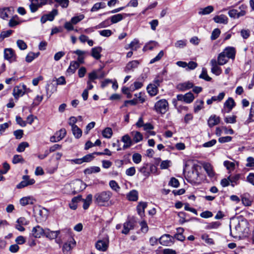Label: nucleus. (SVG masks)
<instances>
[{
  "label": "nucleus",
  "instance_id": "obj_45",
  "mask_svg": "<svg viewBox=\"0 0 254 254\" xmlns=\"http://www.w3.org/2000/svg\"><path fill=\"white\" fill-rule=\"evenodd\" d=\"M113 134L112 129L111 127H106L102 131V135L106 138H110Z\"/></svg>",
  "mask_w": 254,
  "mask_h": 254
},
{
  "label": "nucleus",
  "instance_id": "obj_8",
  "mask_svg": "<svg viewBox=\"0 0 254 254\" xmlns=\"http://www.w3.org/2000/svg\"><path fill=\"white\" fill-rule=\"evenodd\" d=\"M26 86L25 85L15 86L13 90V95L17 100L20 97L22 96L26 92Z\"/></svg>",
  "mask_w": 254,
  "mask_h": 254
},
{
  "label": "nucleus",
  "instance_id": "obj_56",
  "mask_svg": "<svg viewBox=\"0 0 254 254\" xmlns=\"http://www.w3.org/2000/svg\"><path fill=\"white\" fill-rule=\"evenodd\" d=\"M62 7L67 8L69 4V0H55Z\"/></svg>",
  "mask_w": 254,
  "mask_h": 254
},
{
  "label": "nucleus",
  "instance_id": "obj_40",
  "mask_svg": "<svg viewBox=\"0 0 254 254\" xmlns=\"http://www.w3.org/2000/svg\"><path fill=\"white\" fill-rule=\"evenodd\" d=\"M100 171V168L97 166H93L86 169L84 172L85 174H91L98 173Z\"/></svg>",
  "mask_w": 254,
  "mask_h": 254
},
{
  "label": "nucleus",
  "instance_id": "obj_43",
  "mask_svg": "<svg viewBox=\"0 0 254 254\" xmlns=\"http://www.w3.org/2000/svg\"><path fill=\"white\" fill-rule=\"evenodd\" d=\"M194 99L193 94L190 92L184 95V102L189 104L191 103Z\"/></svg>",
  "mask_w": 254,
  "mask_h": 254
},
{
  "label": "nucleus",
  "instance_id": "obj_9",
  "mask_svg": "<svg viewBox=\"0 0 254 254\" xmlns=\"http://www.w3.org/2000/svg\"><path fill=\"white\" fill-rule=\"evenodd\" d=\"M156 170V167L153 165L144 164L143 166L139 169V172L145 177H148L149 176L150 172Z\"/></svg>",
  "mask_w": 254,
  "mask_h": 254
},
{
  "label": "nucleus",
  "instance_id": "obj_35",
  "mask_svg": "<svg viewBox=\"0 0 254 254\" xmlns=\"http://www.w3.org/2000/svg\"><path fill=\"white\" fill-rule=\"evenodd\" d=\"M139 47V42L137 39H134L130 44H128V48H130V49L131 50L136 51Z\"/></svg>",
  "mask_w": 254,
  "mask_h": 254
},
{
  "label": "nucleus",
  "instance_id": "obj_12",
  "mask_svg": "<svg viewBox=\"0 0 254 254\" xmlns=\"http://www.w3.org/2000/svg\"><path fill=\"white\" fill-rule=\"evenodd\" d=\"M210 64L211 65V72L216 75H220L222 72L221 68L218 66V63L215 59H212L210 61Z\"/></svg>",
  "mask_w": 254,
  "mask_h": 254
},
{
  "label": "nucleus",
  "instance_id": "obj_4",
  "mask_svg": "<svg viewBox=\"0 0 254 254\" xmlns=\"http://www.w3.org/2000/svg\"><path fill=\"white\" fill-rule=\"evenodd\" d=\"M22 181L16 186V188L20 189L28 186L35 184V181L34 179H30L28 175H24L22 177Z\"/></svg>",
  "mask_w": 254,
  "mask_h": 254
},
{
  "label": "nucleus",
  "instance_id": "obj_29",
  "mask_svg": "<svg viewBox=\"0 0 254 254\" xmlns=\"http://www.w3.org/2000/svg\"><path fill=\"white\" fill-rule=\"evenodd\" d=\"M92 195L89 194L87 195L85 199H82L83 202V208L84 209H87L90 205L92 200Z\"/></svg>",
  "mask_w": 254,
  "mask_h": 254
},
{
  "label": "nucleus",
  "instance_id": "obj_33",
  "mask_svg": "<svg viewBox=\"0 0 254 254\" xmlns=\"http://www.w3.org/2000/svg\"><path fill=\"white\" fill-rule=\"evenodd\" d=\"M228 59L227 57L222 52L218 56L217 63L219 65H224L227 63Z\"/></svg>",
  "mask_w": 254,
  "mask_h": 254
},
{
  "label": "nucleus",
  "instance_id": "obj_41",
  "mask_svg": "<svg viewBox=\"0 0 254 254\" xmlns=\"http://www.w3.org/2000/svg\"><path fill=\"white\" fill-rule=\"evenodd\" d=\"M71 130L75 138H79L81 136L82 131L77 126H74L73 127L71 128Z\"/></svg>",
  "mask_w": 254,
  "mask_h": 254
},
{
  "label": "nucleus",
  "instance_id": "obj_60",
  "mask_svg": "<svg viewBox=\"0 0 254 254\" xmlns=\"http://www.w3.org/2000/svg\"><path fill=\"white\" fill-rule=\"evenodd\" d=\"M24 162V160L22 157L20 155H14L12 159V163L13 164H17L18 163H23Z\"/></svg>",
  "mask_w": 254,
  "mask_h": 254
},
{
  "label": "nucleus",
  "instance_id": "obj_23",
  "mask_svg": "<svg viewBox=\"0 0 254 254\" xmlns=\"http://www.w3.org/2000/svg\"><path fill=\"white\" fill-rule=\"evenodd\" d=\"M159 242L162 245L168 246L172 242L171 236L169 234H165L160 237Z\"/></svg>",
  "mask_w": 254,
  "mask_h": 254
},
{
  "label": "nucleus",
  "instance_id": "obj_10",
  "mask_svg": "<svg viewBox=\"0 0 254 254\" xmlns=\"http://www.w3.org/2000/svg\"><path fill=\"white\" fill-rule=\"evenodd\" d=\"M31 234L34 237L39 238L41 237L44 236L45 229H43L40 226L37 225L33 228Z\"/></svg>",
  "mask_w": 254,
  "mask_h": 254
},
{
  "label": "nucleus",
  "instance_id": "obj_37",
  "mask_svg": "<svg viewBox=\"0 0 254 254\" xmlns=\"http://www.w3.org/2000/svg\"><path fill=\"white\" fill-rule=\"evenodd\" d=\"M127 197L130 201H136L138 199V192L135 190H132L127 194Z\"/></svg>",
  "mask_w": 254,
  "mask_h": 254
},
{
  "label": "nucleus",
  "instance_id": "obj_15",
  "mask_svg": "<svg viewBox=\"0 0 254 254\" xmlns=\"http://www.w3.org/2000/svg\"><path fill=\"white\" fill-rule=\"evenodd\" d=\"M193 86V84L191 82L187 81L178 84L177 86V89L179 91H184L192 88Z\"/></svg>",
  "mask_w": 254,
  "mask_h": 254
},
{
  "label": "nucleus",
  "instance_id": "obj_1",
  "mask_svg": "<svg viewBox=\"0 0 254 254\" xmlns=\"http://www.w3.org/2000/svg\"><path fill=\"white\" fill-rule=\"evenodd\" d=\"M112 196L111 191H103L100 192L96 193L94 195V199L96 203L100 206H104L108 203L110 199Z\"/></svg>",
  "mask_w": 254,
  "mask_h": 254
},
{
  "label": "nucleus",
  "instance_id": "obj_2",
  "mask_svg": "<svg viewBox=\"0 0 254 254\" xmlns=\"http://www.w3.org/2000/svg\"><path fill=\"white\" fill-rule=\"evenodd\" d=\"M168 109V103L165 99H161L157 101L154 106V110L158 113L165 114Z\"/></svg>",
  "mask_w": 254,
  "mask_h": 254
},
{
  "label": "nucleus",
  "instance_id": "obj_18",
  "mask_svg": "<svg viewBox=\"0 0 254 254\" xmlns=\"http://www.w3.org/2000/svg\"><path fill=\"white\" fill-rule=\"evenodd\" d=\"M129 15H130V14L127 13L117 14L112 16L109 19L111 20L112 23L114 24L122 20L124 18V16H127Z\"/></svg>",
  "mask_w": 254,
  "mask_h": 254
},
{
  "label": "nucleus",
  "instance_id": "obj_42",
  "mask_svg": "<svg viewBox=\"0 0 254 254\" xmlns=\"http://www.w3.org/2000/svg\"><path fill=\"white\" fill-rule=\"evenodd\" d=\"M84 17V15L80 14L72 17L70 20L71 21V23H72L74 25H76L81 20H82Z\"/></svg>",
  "mask_w": 254,
  "mask_h": 254
},
{
  "label": "nucleus",
  "instance_id": "obj_30",
  "mask_svg": "<svg viewBox=\"0 0 254 254\" xmlns=\"http://www.w3.org/2000/svg\"><path fill=\"white\" fill-rule=\"evenodd\" d=\"M214 10L213 7L209 5L203 8H200L198 11L199 15H206L211 13Z\"/></svg>",
  "mask_w": 254,
  "mask_h": 254
},
{
  "label": "nucleus",
  "instance_id": "obj_21",
  "mask_svg": "<svg viewBox=\"0 0 254 254\" xmlns=\"http://www.w3.org/2000/svg\"><path fill=\"white\" fill-rule=\"evenodd\" d=\"M35 199L32 196H25L20 199V204L22 206H25L28 204H33L35 201Z\"/></svg>",
  "mask_w": 254,
  "mask_h": 254
},
{
  "label": "nucleus",
  "instance_id": "obj_13",
  "mask_svg": "<svg viewBox=\"0 0 254 254\" xmlns=\"http://www.w3.org/2000/svg\"><path fill=\"white\" fill-rule=\"evenodd\" d=\"M222 53L224 54L225 56L227 57V58L229 59H231L234 60L235 57L236 55V50L233 47H227L226 48Z\"/></svg>",
  "mask_w": 254,
  "mask_h": 254
},
{
  "label": "nucleus",
  "instance_id": "obj_36",
  "mask_svg": "<svg viewBox=\"0 0 254 254\" xmlns=\"http://www.w3.org/2000/svg\"><path fill=\"white\" fill-rule=\"evenodd\" d=\"M204 102L202 100H196L194 104V111L197 113L203 108Z\"/></svg>",
  "mask_w": 254,
  "mask_h": 254
},
{
  "label": "nucleus",
  "instance_id": "obj_59",
  "mask_svg": "<svg viewBox=\"0 0 254 254\" xmlns=\"http://www.w3.org/2000/svg\"><path fill=\"white\" fill-rule=\"evenodd\" d=\"M89 80L90 81H94V80L98 78V73L96 70H94L88 74Z\"/></svg>",
  "mask_w": 254,
  "mask_h": 254
},
{
  "label": "nucleus",
  "instance_id": "obj_57",
  "mask_svg": "<svg viewBox=\"0 0 254 254\" xmlns=\"http://www.w3.org/2000/svg\"><path fill=\"white\" fill-rule=\"evenodd\" d=\"M18 47L21 50H24L27 49V46L24 41L18 40L16 42Z\"/></svg>",
  "mask_w": 254,
  "mask_h": 254
},
{
  "label": "nucleus",
  "instance_id": "obj_38",
  "mask_svg": "<svg viewBox=\"0 0 254 254\" xmlns=\"http://www.w3.org/2000/svg\"><path fill=\"white\" fill-rule=\"evenodd\" d=\"M10 11L9 7L0 8V17L5 19L8 17V12Z\"/></svg>",
  "mask_w": 254,
  "mask_h": 254
},
{
  "label": "nucleus",
  "instance_id": "obj_6",
  "mask_svg": "<svg viewBox=\"0 0 254 254\" xmlns=\"http://www.w3.org/2000/svg\"><path fill=\"white\" fill-rule=\"evenodd\" d=\"M76 242L72 238H70L67 242L64 244L63 252L64 254H70L71 250L75 246Z\"/></svg>",
  "mask_w": 254,
  "mask_h": 254
},
{
  "label": "nucleus",
  "instance_id": "obj_55",
  "mask_svg": "<svg viewBox=\"0 0 254 254\" xmlns=\"http://www.w3.org/2000/svg\"><path fill=\"white\" fill-rule=\"evenodd\" d=\"M141 155L138 153H135L132 155V161L135 164H138L141 161Z\"/></svg>",
  "mask_w": 254,
  "mask_h": 254
},
{
  "label": "nucleus",
  "instance_id": "obj_11",
  "mask_svg": "<svg viewBox=\"0 0 254 254\" xmlns=\"http://www.w3.org/2000/svg\"><path fill=\"white\" fill-rule=\"evenodd\" d=\"M4 59L11 62L15 61L16 60V56L14 51L12 49H6L4 51Z\"/></svg>",
  "mask_w": 254,
  "mask_h": 254
},
{
  "label": "nucleus",
  "instance_id": "obj_47",
  "mask_svg": "<svg viewBox=\"0 0 254 254\" xmlns=\"http://www.w3.org/2000/svg\"><path fill=\"white\" fill-rule=\"evenodd\" d=\"M224 165L229 171L234 170L235 167V163L229 161H225L224 162Z\"/></svg>",
  "mask_w": 254,
  "mask_h": 254
},
{
  "label": "nucleus",
  "instance_id": "obj_52",
  "mask_svg": "<svg viewBox=\"0 0 254 254\" xmlns=\"http://www.w3.org/2000/svg\"><path fill=\"white\" fill-rule=\"evenodd\" d=\"M58 13V10L54 9L49 13L46 14V16L48 18L49 21H53L54 19L55 16Z\"/></svg>",
  "mask_w": 254,
  "mask_h": 254
},
{
  "label": "nucleus",
  "instance_id": "obj_49",
  "mask_svg": "<svg viewBox=\"0 0 254 254\" xmlns=\"http://www.w3.org/2000/svg\"><path fill=\"white\" fill-rule=\"evenodd\" d=\"M143 86V83L140 81H135L133 84L130 87L129 89L131 91H134L135 90L140 88Z\"/></svg>",
  "mask_w": 254,
  "mask_h": 254
},
{
  "label": "nucleus",
  "instance_id": "obj_48",
  "mask_svg": "<svg viewBox=\"0 0 254 254\" xmlns=\"http://www.w3.org/2000/svg\"><path fill=\"white\" fill-rule=\"evenodd\" d=\"M28 146L29 144L28 142H22L18 145L16 151L18 152H22L25 150V148Z\"/></svg>",
  "mask_w": 254,
  "mask_h": 254
},
{
  "label": "nucleus",
  "instance_id": "obj_25",
  "mask_svg": "<svg viewBox=\"0 0 254 254\" xmlns=\"http://www.w3.org/2000/svg\"><path fill=\"white\" fill-rule=\"evenodd\" d=\"M147 90L149 95L152 96L156 95L158 93V87L156 84H150L147 87Z\"/></svg>",
  "mask_w": 254,
  "mask_h": 254
},
{
  "label": "nucleus",
  "instance_id": "obj_17",
  "mask_svg": "<svg viewBox=\"0 0 254 254\" xmlns=\"http://www.w3.org/2000/svg\"><path fill=\"white\" fill-rule=\"evenodd\" d=\"M220 122L219 117L215 115H211L208 119L207 124L210 127H212L218 125Z\"/></svg>",
  "mask_w": 254,
  "mask_h": 254
},
{
  "label": "nucleus",
  "instance_id": "obj_26",
  "mask_svg": "<svg viewBox=\"0 0 254 254\" xmlns=\"http://www.w3.org/2000/svg\"><path fill=\"white\" fill-rule=\"evenodd\" d=\"M102 48L101 47H96L92 49L91 55L96 60H99L101 58L100 53L102 52Z\"/></svg>",
  "mask_w": 254,
  "mask_h": 254
},
{
  "label": "nucleus",
  "instance_id": "obj_62",
  "mask_svg": "<svg viewBox=\"0 0 254 254\" xmlns=\"http://www.w3.org/2000/svg\"><path fill=\"white\" fill-rule=\"evenodd\" d=\"M220 30L218 28L215 29L212 32L211 39L212 40L216 39L220 34Z\"/></svg>",
  "mask_w": 254,
  "mask_h": 254
},
{
  "label": "nucleus",
  "instance_id": "obj_22",
  "mask_svg": "<svg viewBox=\"0 0 254 254\" xmlns=\"http://www.w3.org/2000/svg\"><path fill=\"white\" fill-rule=\"evenodd\" d=\"M60 233V231H51L48 229H46L44 236L50 239H54L57 238Z\"/></svg>",
  "mask_w": 254,
  "mask_h": 254
},
{
  "label": "nucleus",
  "instance_id": "obj_14",
  "mask_svg": "<svg viewBox=\"0 0 254 254\" xmlns=\"http://www.w3.org/2000/svg\"><path fill=\"white\" fill-rule=\"evenodd\" d=\"M202 167L209 177L210 178H213L215 177V173L213 170L212 166L210 164L208 163H204L202 165Z\"/></svg>",
  "mask_w": 254,
  "mask_h": 254
},
{
  "label": "nucleus",
  "instance_id": "obj_50",
  "mask_svg": "<svg viewBox=\"0 0 254 254\" xmlns=\"http://www.w3.org/2000/svg\"><path fill=\"white\" fill-rule=\"evenodd\" d=\"M109 186L110 188L118 192L120 190V187L118 183L114 180H112L109 182Z\"/></svg>",
  "mask_w": 254,
  "mask_h": 254
},
{
  "label": "nucleus",
  "instance_id": "obj_32",
  "mask_svg": "<svg viewBox=\"0 0 254 254\" xmlns=\"http://www.w3.org/2000/svg\"><path fill=\"white\" fill-rule=\"evenodd\" d=\"M235 106L234 100L232 98H229L224 103V106L228 109L227 113L230 112L233 108Z\"/></svg>",
  "mask_w": 254,
  "mask_h": 254
},
{
  "label": "nucleus",
  "instance_id": "obj_44",
  "mask_svg": "<svg viewBox=\"0 0 254 254\" xmlns=\"http://www.w3.org/2000/svg\"><path fill=\"white\" fill-rule=\"evenodd\" d=\"M66 131L65 128H62L55 133L57 140H61L66 135Z\"/></svg>",
  "mask_w": 254,
  "mask_h": 254
},
{
  "label": "nucleus",
  "instance_id": "obj_20",
  "mask_svg": "<svg viewBox=\"0 0 254 254\" xmlns=\"http://www.w3.org/2000/svg\"><path fill=\"white\" fill-rule=\"evenodd\" d=\"M108 247V241L107 240H99L96 245V248L101 251H105Z\"/></svg>",
  "mask_w": 254,
  "mask_h": 254
},
{
  "label": "nucleus",
  "instance_id": "obj_19",
  "mask_svg": "<svg viewBox=\"0 0 254 254\" xmlns=\"http://www.w3.org/2000/svg\"><path fill=\"white\" fill-rule=\"evenodd\" d=\"M213 19L215 22L220 24H226L228 22V17L224 14L216 15L213 17Z\"/></svg>",
  "mask_w": 254,
  "mask_h": 254
},
{
  "label": "nucleus",
  "instance_id": "obj_39",
  "mask_svg": "<svg viewBox=\"0 0 254 254\" xmlns=\"http://www.w3.org/2000/svg\"><path fill=\"white\" fill-rule=\"evenodd\" d=\"M131 134L133 136V141L136 143L140 141L143 139L142 135L139 131H132Z\"/></svg>",
  "mask_w": 254,
  "mask_h": 254
},
{
  "label": "nucleus",
  "instance_id": "obj_5",
  "mask_svg": "<svg viewBox=\"0 0 254 254\" xmlns=\"http://www.w3.org/2000/svg\"><path fill=\"white\" fill-rule=\"evenodd\" d=\"M47 3V0H31L29 5L30 10L32 12H35L39 8L46 4Z\"/></svg>",
  "mask_w": 254,
  "mask_h": 254
},
{
  "label": "nucleus",
  "instance_id": "obj_58",
  "mask_svg": "<svg viewBox=\"0 0 254 254\" xmlns=\"http://www.w3.org/2000/svg\"><path fill=\"white\" fill-rule=\"evenodd\" d=\"M121 140L125 144H132V141L128 134L124 135L122 137Z\"/></svg>",
  "mask_w": 254,
  "mask_h": 254
},
{
  "label": "nucleus",
  "instance_id": "obj_46",
  "mask_svg": "<svg viewBox=\"0 0 254 254\" xmlns=\"http://www.w3.org/2000/svg\"><path fill=\"white\" fill-rule=\"evenodd\" d=\"M199 77L207 81L211 80V78L207 74L206 69L205 68H202L201 73L199 76Z\"/></svg>",
  "mask_w": 254,
  "mask_h": 254
},
{
  "label": "nucleus",
  "instance_id": "obj_7",
  "mask_svg": "<svg viewBox=\"0 0 254 254\" xmlns=\"http://www.w3.org/2000/svg\"><path fill=\"white\" fill-rule=\"evenodd\" d=\"M135 224V221L133 219H128L124 224L123 229L122 231V233L126 235L127 234L130 230L134 229Z\"/></svg>",
  "mask_w": 254,
  "mask_h": 254
},
{
  "label": "nucleus",
  "instance_id": "obj_64",
  "mask_svg": "<svg viewBox=\"0 0 254 254\" xmlns=\"http://www.w3.org/2000/svg\"><path fill=\"white\" fill-rule=\"evenodd\" d=\"M241 35L244 39H248L250 36V30L249 29H242L241 31Z\"/></svg>",
  "mask_w": 254,
  "mask_h": 254
},
{
  "label": "nucleus",
  "instance_id": "obj_27",
  "mask_svg": "<svg viewBox=\"0 0 254 254\" xmlns=\"http://www.w3.org/2000/svg\"><path fill=\"white\" fill-rule=\"evenodd\" d=\"M158 46V43L155 41H150L146 43L143 48V51H145L147 50H152L155 47Z\"/></svg>",
  "mask_w": 254,
  "mask_h": 254
},
{
  "label": "nucleus",
  "instance_id": "obj_31",
  "mask_svg": "<svg viewBox=\"0 0 254 254\" xmlns=\"http://www.w3.org/2000/svg\"><path fill=\"white\" fill-rule=\"evenodd\" d=\"M240 178V174H236L234 176H229L228 177V179L229 180L231 185L232 187H234L235 185L239 184V181Z\"/></svg>",
  "mask_w": 254,
  "mask_h": 254
},
{
  "label": "nucleus",
  "instance_id": "obj_51",
  "mask_svg": "<svg viewBox=\"0 0 254 254\" xmlns=\"http://www.w3.org/2000/svg\"><path fill=\"white\" fill-rule=\"evenodd\" d=\"M187 42L186 40H178L175 43V46L177 48H183L186 46Z\"/></svg>",
  "mask_w": 254,
  "mask_h": 254
},
{
  "label": "nucleus",
  "instance_id": "obj_16",
  "mask_svg": "<svg viewBox=\"0 0 254 254\" xmlns=\"http://www.w3.org/2000/svg\"><path fill=\"white\" fill-rule=\"evenodd\" d=\"M139 64V62L137 60H134L128 63L125 68V71L128 72L130 70H133L134 69L137 68Z\"/></svg>",
  "mask_w": 254,
  "mask_h": 254
},
{
  "label": "nucleus",
  "instance_id": "obj_24",
  "mask_svg": "<svg viewBox=\"0 0 254 254\" xmlns=\"http://www.w3.org/2000/svg\"><path fill=\"white\" fill-rule=\"evenodd\" d=\"M79 66V64L76 61H72L70 62V65L67 68L66 72L68 73L73 74L75 72L76 69Z\"/></svg>",
  "mask_w": 254,
  "mask_h": 254
},
{
  "label": "nucleus",
  "instance_id": "obj_28",
  "mask_svg": "<svg viewBox=\"0 0 254 254\" xmlns=\"http://www.w3.org/2000/svg\"><path fill=\"white\" fill-rule=\"evenodd\" d=\"M106 7V4L104 2H100L95 3L90 11L91 12H95L99 10L100 9L105 8Z\"/></svg>",
  "mask_w": 254,
  "mask_h": 254
},
{
  "label": "nucleus",
  "instance_id": "obj_54",
  "mask_svg": "<svg viewBox=\"0 0 254 254\" xmlns=\"http://www.w3.org/2000/svg\"><path fill=\"white\" fill-rule=\"evenodd\" d=\"M110 25V24L109 22V19H107V20L102 22L101 23H100L98 25H96V26H95L94 28L95 29H98L105 28L106 27H108Z\"/></svg>",
  "mask_w": 254,
  "mask_h": 254
},
{
  "label": "nucleus",
  "instance_id": "obj_53",
  "mask_svg": "<svg viewBox=\"0 0 254 254\" xmlns=\"http://www.w3.org/2000/svg\"><path fill=\"white\" fill-rule=\"evenodd\" d=\"M164 56V52L163 51H161L153 59L150 60V64H152L156 62L160 61Z\"/></svg>",
  "mask_w": 254,
  "mask_h": 254
},
{
  "label": "nucleus",
  "instance_id": "obj_34",
  "mask_svg": "<svg viewBox=\"0 0 254 254\" xmlns=\"http://www.w3.org/2000/svg\"><path fill=\"white\" fill-rule=\"evenodd\" d=\"M147 203L140 202L137 206V210L138 214L142 216L144 214V209L147 207Z\"/></svg>",
  "mask_w": 254,
  "mask_h": 254
},
{
  "label": "nucleus",
  "instance_id": "obj_3",
  "mask_svg": "<svg viewBox=\"0 0 254 254\" xmlns=\"http://www.w3.org/2000/svg\"><path fill=\"white\" fill-rule=\"evenodd\" d=\"M86 185L80 180H77L70 184V188L72 190V194H75L84 190Z\"/></svg>",
  "mask_w": 254,
  "mask_h": 254
},
{
  "label": "nucleus",
  "instance_id": "obj_63",
  "mask_svg": "<svg viewBox=\"0 0 254 254\" xmlns=\"http://www.w3.org/2000/svg\"><path fill=\"white\" fill-rule=\"evenodd\" d=\"M224 121L227 124H234L236 122V116L226 117L225 118Z\"/></svg>",
  "mask_w": 254,
  "mask_h": 254
},
{
  "label": "nucleus",
  "instance_id": "obj_61",
  "mask_svg": "<svg viewBox=\"0 0 254 254\" xmlns=\"http://www.w3.org/2000/svg\"><path fill=\"white\" fill-rule=\"evenodd\" d=\"M99 32L100 35L106 37H110L113 34L112 31L109 29L101 30Z\"/></svg>",
  "mask_w": 254,
  "mask_h": 254
}]
</instances>
